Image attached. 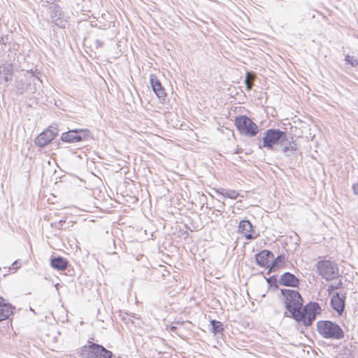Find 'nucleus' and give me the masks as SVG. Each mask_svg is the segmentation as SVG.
<instances>
[{
    "instance_id": "1",
    "label": "nucleus",
    "mask_w": 358,
    "mask_h": 358,
    "mask_svg": "<svg viewBox=\"0 0 358 358\" xmlns=\"http://www.w3.org/2000/svg\"><path fill=\"white\" fill-rule=\"evenodd\" d=\"M281 294L285 308L292 314V317H301L300 309L303 306V299L299 292L296 290L282 289Z\"/></svg>"
},
{
    "instance_id": "2",
    "label": "nucleus",
    "mask_w": 358,
    "mask_h": 358,
    "mask_svg": "<svg viewBox=\"0 0 358 358\" xmlns=\"http://www.w3.org/2000/svg\"><path fill=\"white\" fill-rule=\"evenodd\" d=\"M318 333L325 338L340 340L344 338L341 327L331 321H319L317 323Z\"/></svg>"
},
{
    "instance_id": "3",
    "label": "nucleus",
    "mask_w": 358,
    "mask_h": 358,
    "mask_svg": "<svg viewBox=\"0 0 358 358\" xmlns=\"http://www.w3.org/2000/svg\"><path fill=\"white\" fill-rule=\"evenodd\" d=\"M81 358H111L113 353L103 346L89 341V344L83 346L79 352Z\"/></svg>"
},
{
    "instance_id": "4",
    "label": "nucleus",
    "mask_w": 358,
    "mask_h": 358,
    "mask_svg": "<svg viewBox=\"0 0 358 358\" xmlns=\"http://www.w3.org/2000/svg\"><path fill=\"white\" fill-rule=\"evenodd\" d=\"M287 141V134L279 129H271L265 132L263 137V146L272 148L274 145L280 143L283 145Z\"/></svg>"
},
{
    "instance_id": "5",
    "label": "nucleus",
    "mask_w": 358,
    "mask_h": 358,
    "mask_svg": "<svg viewBox=\"0 0 358 358\" xmlns=\"http://www.w3.org/2000/svg\"><path fill=\"white\" fill-rule=\"evenodd\" d=\"M316 267L318 274L327 280L335 279L338 274L337 264L330 260H320Z\"/></svg>"
},
{
    "instance_id": "6",
    "label": "nucleus",
    "mask_w": 358,
    "mask_h": 358,
    "mask_svg": "<svg viewBox=\"0 0 358 358\" xmlns=\"http://www.w3.org/2000/svg\"><path fill=\"white\" fill-rule=\"evenodd\" d=\"M235 124L238 130L247 136H255L259 131L258 126L252 120L244 115L236 117Z\"/></svg>"
},
{
    "instance_id": "7",
    "label": "nucleus",
    "mask_w": 358,
    "mask_h": 358,
    "mask_svg": "<svg viewBox=\"0 0 358 358\" xmlns=\"http://www.w3.org/2000/svg\"><path fill=\"white\" fill-rule=\"evenodd\" d=\"M320 308L317 303L313 302L306 304L303 308L300 309V314L301 317H294L297 322H302L305 326H310L313 321L315 319L316 315L318 313V310Z\"/></svg>"
},
{
    "instance_id": "8",
    "label": "nucleus",
    "mask_w": 358,
    "mask_h": 358,
    "mask_svg": "<svg viewBox=\"0 0 358 358\" xmlns=\"http://www.w3.org/2000/svg\"><path fill=\"white\" fill-rule=\"evenodd\" d=\"M89 131L87 129H73L64 132L61 136L63 141L69 143H76L86 138Z\"/></svg>"
},
{
    "instance_id": "9",
    "label": "nucleus",
    "mask_w": 358,
    "mask_h": 358,
    "mask_svg": "<svg viewBox=\"0 0 358 358\" xmlns=\"http://www.w3.org/2000/svg\"><path fill=\"white\" fill-rule=\"evenodd\" d=\"M57 135V131L55 128H49L36 137L35 143L39 147H45L50 143Z\"/></svg>"
},
{
    "instance_id": "10",
    "label": "nucleus",
    "mask_w": 358,
    "mask_h": 358,
    "mask_svg": "<svg viewBox=\"0 0 358 358\" xmlns=\"http://www.w3.org/2000/svg\"><path fill=\"white\" fill-rule=\"evenodd\" d=\"M50 16L52 20L59 27H65L66 21L63 20V13L60 7L56 3H51L48 8Z\"/></svg>"
},
{
    "instance_id": "11",
    "label": "nucleus",
    "mask_w": 358,
    "mask_h": 358,
    "mask_svg": "<svg viewBox=\"0 0 358 358\" xmlns=\"http://www.w3.org/2000/svg\"><path fill=\"white\" fill-rule=\"evenodd\" d=\"M238 231L243 234L247 240H254L259 234L252 230V225L249 220H241L238 225Z\"/></svg>"
},
{
    "instance_id": "12",
    "label": "nucleus",
    "mask_w": 358,
    "mask_h": 358,
    "mask_svg": "<svg viewBox=\"0 0 358 358\" xmlns=\"http://www.w3.org/2000/svg\"><path fill=\"white\" fill-rule=\"evenodd\" d=\"M278 282L281 285L298 287L299 285V280L294 274L289 272H285L280 276Z\"/></svg>"
},
{
    "instance_id": "13",
    "label": "nucleus",
    "mask_w": 358,
    "mask_h": 358,
    "mask_svg": "<svg viewBox=\"0 0 358 358\" xmlns=\"http://www.w3.org/2000/svg\"><path fill=\"white\" fill-rule=\"evenodd\" d=\"M273 257V254L267 250H262L255 255L256 263L261 267L270 268L269 258Z\"/></svg>"
},
{
    "instance_id": "14",
    "label": "nucleus",
    "mask_w": 358,
    "mask_h": 358,
    "mask_svg": "<svg viewBox=\"0 0 358 358\" xmlns=\"http://www.w3.org/2000/svg\"><path fill=\"white\" fill-rule=\"evenodd\" d=\"M14 306L0 296V322L8 319L13 313Z\"/></svg>"
},
{
    "instance_id": "15",
    "label": "nucleus",
    "mask_w": 358,
    "mask_h": 358,
    "mask_svg": "<svg viewBox=\"0 0 358 358\" xmlns=\"http://www.w3.org/2000/svg\"><path fill=\"white\" fill-rule=\"evenodd\" d=\"M150 82L152 88L157 97L159 99H164L166 94L157 77L153 74H151L150 76Z\"/></svg>"
},
{
    "instance_id": "16",
    "label": "nucleus",
    "mask_w": 358,
    "mask_h": 358,
    "mask_svg": "<svg viewBox=\"0 0 358 358\" xmlns=\"http://www.w3.org/2000/svg\"><path fill=\"white\" fill-rule=\"evenodd\" d=\"M331 303L332 308L339 314H341L345 307V296H341L338 293H336L332 296Z\"/></svg>"
},
{
    "instance_id": "17",
    "label": "nucleus",
    "mask_w": 358,
    "mask_h": 358,
    "mask_svg": "<svg viewBox=\"0 0 358 358\" xmlns=\"http://www.w3.org/2000/svg\"><path fill=\"white\" fill-rule=\"evenodd\" d=\"M41 80L36 76H28V90L27 92L29 94H34L37 91V89L41 87Z\"/></svg>"
},
{
    "instance_id": "18",
    "label": "nucleus",
    "mask_w": 358,
    "mask_h": 358,
    "mask_svg": "<svg viewBox=\"0 0 358 358\" xmlns=\"http://www.w3.org/2000/svg\"><path fill=\"white\" fill-rule=\"evenodd\" d=\"M67 261L60 257H55L51 259V266L57 270H65L67 267Z\"/></svg>"
},
{
    "instance_id": "19",
    "label": "nucleus",
    "mask_w": 358,
    "mask_h": 358,
    "mask_svg": "<svg viewBox=\"0 0 358 358\" xmlns=\"http://www.w3.org/2000/svg\"><path fill=\"white\" fill-rule=\"evenodd\" d=\"M28 76L21 78L16 81L15 90L19 94H22L24 92H27L28 90Z\"/></svg>"
},
{
    "instance_id": "20",
    "label": "nucleus",
    "mask_w": 358,
    "mask_h": 358,
    "mask_svg": "<svg viewBox=\"0 0 358 358\" xmlns=\"http://www.w3.org/2000/svg\"><path fill=\"white\" fill-rule=\"evenodd\" d=\"M286 257L284 255H278L271 264L269 271H274L275 268L282 266L286 262Z\"/></svg>"
},
{
    "instance_id": "21",
    "label": "nucleus",
    "mask_w": 358,
    "mask_h": 358,
    "mask_svg": "<svg viewBox=\"0 0 358 358\" xmlns=\"http://www.w3.org/2000/svg\"><path fill=\"white\" fill-rule=\"evenodd\" d=\"M217 192L220 193L224 197H227L232 199H236L238 196V193L236 191L231 189H222L221 192L217 191Z\"/></svg>"
},
{
    "instance_id": "22",
    "label": "nucleus",
    "mask_w": 358,
    "mask_h": 358,
    "mask_svg": "<svg viewBox=\"0 0 358 358\" xmlns=\"http://www.w3.org/2000/svg\"><path fill=\"white\" fill-rule=\"evenodd\" d=\"M282 151L286 154L287 156L290 157L292 154L294 155L296 151V144H291L290 145H282Z\"/></svg>"
},
{
    "instance_id": "23",
    "label": "nucleus",
    "mask_w": 358,
    "mask_h": 358,
    "mask_svg": "<svg viewBox=\"0 0 358 358\" xmlns=\"http://www.w3.org/2000/svg\"><path fill=\"white\" fill-rule=\"evenodd\" d=\"M210 323L213 329L212 331L214 334L219 333L223 330L222 322L213 320L210 322Z\"/></svg>"
},
{
    "instance_id": "24",
    "label": "nucleus",
    "mask_w": 358,
    "mask_h": 358,
    "mask_svg": "<svg viewBox=\"0 0 358 358\" xmlns=\"http://www.w3.org/2000/svg\"><path fill=\"white\" fill-rule=\"evenodd\" d=\"M13 73L12 66L10 64H3L0 66V73L11 76Z\"/></svg>"
},
{
    "instance_id": "25",
    "label": "nucleus",
    "mask_w": 358,
    "mask_h": 358,
    "mask_svg": "<svg viewBox=\"0 0 358 358\" xmlns=\"http://www.w3.org/2000/svg\"><path fill=\"white\" fill-rule=\"evenodd\" d=\"M345 60L347 62L350 63L352 66H358V59L355 58L354 57L347 55L345 57Z\"/></svg>"
},
{
    "instance_id": "26",
    "label": "nucleus",
    "mask_w": 358,
    "mask_h": 358,
    "mask_svg": "<svg viewBox=\"0 0 358 358\" xmlns=\"http://www.w3.org/2000/svg\"><path fill=\"white\" fill-rule=\"evenodd\" d=\"M267 282L271 286H274L275 288L278 287V280L275 276H271L267 279Z\"/></svg>"
},
{
    "instance_id": "27",
    "label": "nucleus",
    "mask_w": 358,
    "mask_h": 358,
    "mask_svg": "<svg viewBox=\"0 0 358 358\" xmlns=\"http://www.w3.org/2000/svg\"><path fill=\"white\" fill-rule=\"evenodd\" d=\"M245 83L246 85L247 90H251L252 84L250 81V73L248 72L247 73L246 78L245 79Z\"/></svg>"
},
{
    "instance_id": "28",
    "label": "nucleus",
    "mask_w": 358,
    "mask_h": 358,
    "mask_svg": "<svg viewBox=\"0 0 358 358\" xmlns=\"http://www.w3.org/2000/svg\"><path fill=\"white\" fill-rule=\"evenodd\" d=\"M352 190L355 194L358 195V183L352 185Z\"/></svg>"
},
{
    "instance_id": "29",
    "label": "nucleus",
    "mask_w": 358,
    "mask_h": 358,
    "mask_svg": "<svg viewBox=\"0 0 358 358\" xmlns=\"http://www.w3.org/2000/svg\"><path fill=\"white\" fill-rule=\"evenodd\" d=\"M95 44L96 48H101L103 46V43L101 41L96 39L95 41Z\"/></svg>"
},
{
    "instance_id": "30",
    "label": "nucleus",
    "mask_w": 358,
    "mask_h": 358,
    "mask_svg": "<svg viewBox=\"0 0 358 358\" xmlns=\"http://www.w3.org/2000/svg\"><path fill=\"white\" fill-rule=\"evenodd\" d=\"M11 79V76L5 75L3 80L5 82H8Z\"/></svg>"
},
{
    "instance_id": "31",
    "label": "nucleus",
    "mask_w": 358,
    "mask_h": 358,
    "mask_svg": "<svg viewBox=\"0 0 358 358\" xmlns=\"http://www.w3.org/2000/svg\"><path fill=\"white\" fill-rule=\"evenodd\" d=\"M42 6H45L47 3H48V1L47 0H41Z\"/></svg>"
},
{
    "instance_id": "32",
    "label": "nucleus",
    "mask_w": 358,
    "mask_h": 358,
    "mask_svg": "<svg viewBox=\"0 0 358 358\" xmlns=\"http://www.w3.org/2000/svg\"><path fill=\"white\" fill-rule=\"evenodd\" d=\"M18 264V263H17V262H15L13 263V266H14V265H16V264Z\"/></svg>"
},
{
    "instance_id": "33",
    "label": "nucleus",
    "mask_w": 358,
    "mask_h": 358,
    "mask_svg": "<svg viewBox=\"0 0 358 358\" xmlns=\"http://www.w3.org/2000/svg\"><path fill=\"white\" fill-rule=\"evenodd\" d=\"M357 106H358V101H357Z\"/></svg>"
}]
</instances>
